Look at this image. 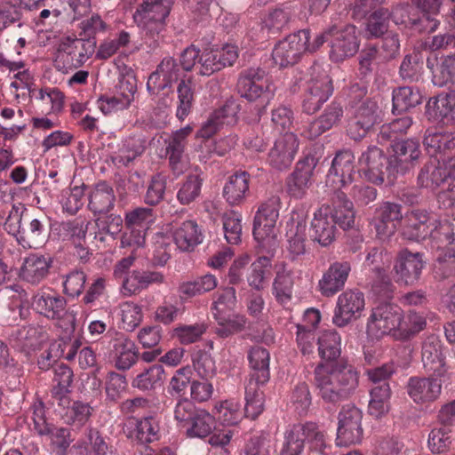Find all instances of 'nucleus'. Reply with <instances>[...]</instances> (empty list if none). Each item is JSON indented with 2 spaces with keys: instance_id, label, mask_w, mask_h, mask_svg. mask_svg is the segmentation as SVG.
Returning a JSON list of instances; mask_svg holds the SVG:
<instances>
[{
  "instance_id": "nucleus-53",
  "label": "nucleus",
  "mask_w": 455,
  "mask_h": 455,
  "mask_svg": "<svg viewBox=\"0 0 455 455\" xmlns=\"http://www.w3.org/2000/svg\"><path fill=\"white\" fill-rule=\"evenodd\" d=\"M66 412L63 415L66 423L78 427L84 426L92 415V407L87 403L75 401L65 407Z\"/></svg>"
},
{
  "instance_id": "nucleus-61",
  "label": "nucleus",
  "mask_w": 455,
  "mask_h": 455,
  "mask_svg": "<svg viewBox=\"0 0 455 455\" xmlns=\"http://www.w3.org/2000/svg\"><path fill=\"white\" fill-rule=\"evenodd\" d=\"M159 420L154 416H148L138 421L135 436L142 443H151L159 438Z\"/></svg>"
},
{
  "instance_id": "nucleus-34",
  "label": "nucleus",
  "mask_w": 455,
  "mask_h": 455,
  "mask_svg": "<svg viewBox=\"0 0 455 455\" xmlns=\"http://www.w3.org/2000/svg\"><path fill=\"white\" fill-rule=\"evenodd\" d=\"M336 193L332 206H330L329 218L335 226L339 225L343 229L350 228L355 222L353 203L347 199L345 192Z\"/></svg>"
},
{
  "instance_id": "nucleus-35",
  "label": "nucleus",
  "mask_w": 455,
  "mask_h": 455,
  "mask_svg": "<svg viewBox=\"0 0 455 455\" xmlns=\"http://www.w3.org/2000/svg\"><path fill=\"white\" fill-rule=\"evenodd\" d=\"M248 360L252 369V373L248 380H254L265 385L270 377L269 352L261 347H253L249 351Z\"/></svg>"
},
{
  "instance_id": "nucleus-3",
  "label": "nucleus",
  "mask_w": 455,
  "mask_h": 455,
  "mask_svg": "<svg viewBox=\"0 0 455 455\" xmlns=\"http://www.w3.org/2000/svg\"><path fill=\"white\" fill-rule=\"evenodd\" d=\"M96 45L92 40L77 36L63 37L57 49L55 65L59 69L78 68L95 52Z\"/></svg>"
},
{
  "instance_id": "nucleus-2",
  "label": "nucleus",
  "mask_w": 455,
  "mask_h": 455,
  "mask_svg": "<svg viewBox=\"0 0 455 455\" xmlns=\"http://www.w3.org/2000/svg\"><path fill=\"white\" fill-rule=\"evenodd\" d=\"M403 234L410 240L419 241L431 237L436 243L445 245L451 244L454 241L453 228L448 221L441 223L421 210H413L405 216Z\"/></svg>"
},
{
  "instance_id": "nucleus-38",
  "label": "nucleus",
  "mask_w": 455,
  "mask_h": 455,
  "mask_svg": "<svg viewBox=\"0 0 455 455\" xmlns=\"http://www.w3.org/2000/svg\"><path fill=\"white\" fill-rule=\"evenodd\" d=\"M108 446L95 429H90L85 438L78 440L71 448L74 455H107Z\"/></svg>"
},
{
  "instance_id": "nucleus-5",
  "label": "nucleus",
  "mask_w": 455,
  "mask_h": 455,
  "mask_svg": "<svg viewBox=\"0 0 455 455\" xmlns=\"http://www.w3.org/2000/svg\"><path fill=\"white\" fill-rule=\"evenodd\" d=\"M333 92L331 79L320 66L312 68V77L307 83L302 108L307 114H314L327 101Z\"/></svg>"
},
{
  "instance_id": "nucleus-46",
  "label": "nucleus",
  "mask_w": 455,
  "mask_h": 455,
  "mask_svg": "<svg viewBox=\"0 0 455 455\" xmlns=\"http://www.w3.org/2000/svg\"><path fill=\"white\" fill-rule=\"evenodd\" d=\"M142 27V43L148 52H155L164 43V21L138 23Z\"/></svg>"
},
{
  "instance_id": "nucleus-37",
  "label": "nucleus",
  "mask_w": 455,
  "mask_h": 455,
  "mask_svg": "<svg viewBox=\"0 0 455 455\" xmlns=\"http://www.w3.org/2000/svg\"><path fill=\"white\" fill-rule=\"evenodd\" d=\"M424 146L431 156L443 154L455 148V135L436 129H428L424 137Z\"/></svg>"
},
{
  "instance_id": "nucleus-55",
  "label": "nucleus",
  "mask_w": 455,
  "mask_h": 455,
  "mask_svg": "<svg viewBox=\"0 0 455 455\" xmlns=\"http://www.w3.org/2000/svg\"><path fill=\"white\" fill-rule=\"evenodd\" d=\"M426 325L425 318L418 313L410 312L405 317L400 309V324L397 327L396 339H407L419 332Z\"/></svg>"
},
{
  "instance_id": "nucleus-41",
  "label": "nucleus",
  "mask_w": 455,
  "mask_h": 455,
  "mask_svg": "<svg viewBox=\"0 0 455 455\" xmlns=\"http://www.w3.org/2000/svg\"><path fill=\"white\" fill-rule=\"evenodd\" d=\"M304 431L302 424H296L286 429L279 455H302L306 441Z\"/></svg>"
},
{
  "instance_id": "nucleus-26",
  "label": "nucleus",
  "mask_w": 455,
  "mask_h": 455,
  "mask_svg": "<svg viewBox=\"0 0 455 455\" xmlns=\"http://www.w3.org/2000/svg\"><path fill=\"white\" fill-rule=\"evenodd\" d=\"M32 306L36 312L51 319H60L67 314L66 299L55 292L38 291L33 297Z\"/></svg>"
},
{
  "instance_id": "nucleus-42",
  "label": "nucleus",
  "mask_w": 455,
  "mask_h": 455,
  "mask_svg": "<svg viewBox=\"0 0 455 455\" xmlns=\"http://www.w3.org/2000/svg\"><path fill=\"white\" fill-rule=\"evenodd\" d=\"M261 383L248 380L245 385V406L244 413L247 418L254 419L264 409V397Z\"/></svg>"
},
{
  "instance_id": "nucleus-18",
  "label": "nucleus",
  "mask_w": 455,
  "mask_h": 455,
  "mask_svg": "<svg viewBox=\"0 0 455 455\" xmlns=\"http://www.w3.org/2000/svg\"><path fill=\"white\" fill-rule=\"evenodd\" d=\"M445 348L435 335L428 336L422 344L421 358L424 368L436 377H444L447 372Z\"/></svg>"
},
{
  "instance_id": "nucleus-21",
  "label": "nucleus",
  "mask_w": 455,
  "mask_h": 455,
  "mask_svg": "<svg viewBox=\"0 0 455 455\" xmlns=\"http://www.w3.org/2000/svg\"><path fill=\"white\" fill-rule=\"evenodd\" d=\"M52 262L50 257L31 253L24 258L18 276L22 282L37 285L48 275Z\"/></svg>"
},
{
  "instance_id": "nucleus-36",
  "label": "nucleus",
  "mask_w": 455,
  "mask_h": 455,
  "mask_svg": "<svg viewBox=\"0 0 455 455\" xmlns=\"http://www.w3.org/2000/svg\"><path fill=\"white\" fill-rule=\"evenodd\" d=\"M250 175L245 172L235 173L228 178L223 188V196L231 205L240 204L249 191Z\"/></svg>"
},
{
  "instance_id": "nucleus-25",
  "label": "nucleus",
  "mask_w": 455,
  "mask_h": 455,
  "mask_svg": "<svg viewBox=\"0 0 455 455\" xmlns=\"http://www.w3.org/2000/svg\"><path fill=\"white\" fill-rule=\"evenodd\" d=\"M115 366L121 371L129 370L138 360L139 350L135 343L123 333H116L111 339Z\"/></svg>"
},
{
  "instance_id": "nucleus-39",
  "label": "nucleus",
  "mask_w": 455,
  "mask_h": 455,
  "mask_svg": "<svg viewBox=\"0 0 455 455\" xmlns=\"http://www.w3.org/2000/svg\"><path fill=\"white\" fill-rule=\"evenodd\" d=\"M368 412L379 419L385 416L390 409L391 389L387 382L377 385L370 392Z\"/></svg>"
},
{
  "instance_id": "nucleus-23",
  "label": "nucleus",
  "mask_w": 455,
  "mask_h": 455,
  "mask_svg": "<svg viewBox=\"0 0 455 455\" xmlns=\"http://www.w3.org/2000/svg\"><path fill=\"white\" fill-rule=\"evenodd\" d=\"M330 206L322 205L315 213L310 226V237L322 246L331 243L336 235V226L329 218Z\"/></svg>"
},
{
  "instance_id": "nucleus-7",
  "label": "nucleus",
  "mask_w": 455,
  "mask_h": 455,
  "mask_svg": "<svg viewBox=\"0 0 455 455\" xmlns=\"http://www.w3.org/2000/svg\"><path fill=\"white\" fill-rule=\"evenodd\" d=\"M338 419L337 445L359 443L363 438L362 411L355 405L347 404L340 410Z\"/></svg>"
},
{
  "instance_id": "nucleus-29",
  "label": "nucleus",
  "mask_w": 455,
  "mask_h": 455,
  "mask_svg": "<svg viewBox=\"0 0 455 455\" xmlns=\"http://www.w3.org/2000/svg\"><path fill=\"white\" fill-rule=\"evenodd\" d=\"M116 195L107 182H99L88 194V209L94 215L106 214L115 206Z\"/></svg>"
},
{
  "instance_id": "nucleus-45",
  "label": "nucleus",
  "mask_w": 455,
  "mask_h": 455,
  "mask_svg": "<svg viewBox=\"0 0 455 455\" xmlns=\"http://www.w3.org/2000/svg\"><path fill=\"white\" fill-rule=\"evenodd\" d=\"M442 0H419L423 15L419 20H414L412 25L419 30L435 31L439 26V21L432 16L439 12Z\"/></svg>"
},
{
  "instance_id": "nucleus-11",
  "label": "nucleus",
  "mask_w": 455,
  "mask_h": 455,
  "mask_svg": "<svg viewBox=\"0 0 455 455\" xmlns=\"http://www.w3.org/2000/svg\"><path fill=\"white\" fill-rule=\"evenodd\" d=\"M361 171L365 178L372 183L382 184L387 176H394L393 166L383 151L375 147H369L359 158Z\"/></svg>"
},
{
  "instance_id": "nucleus-57",
  "label": "nucleus",
  "mask_w": 455,
  "mask_h": 455,
  "mask_svg": "<svg viewBox=\"0 0 455 455\" xmlns=\"http://www.w3.org/2000/svg\"><path fill=\"white\" fill-rule=\"evenodd\" d=\"M193 367L198 377L209 380L216 376L217 366L210 353L199 350L193 355Z\"/></svg>"
},
{
  "instance_id": "nucleus-12",
  "label": "nucleus",
  "mask_w": 455,
  "mask_h": 455,
  "mask_svg": "<svg viewBox=\"0 0 455 455\" xmlns=\"http://www.w3.org/2000/svg\"><path fill=\"white\" fill-rule=\"evenodd\" d=\"M329 34L331 36L330 58L332 61H342L357 52L359 39L355 26L346 25L340 28L332 27Z\"/></svg>"
},
{
  "instance_id": "nucleus-14",
  "label": "nucleus",
  "mask_w": 455,
  "mask_h": 455,
  "mask_svg": "<svg viewBox=\"0 0 455 455\" xmlns=\"http://www.w3.org/2000/svg\"><path fill=\"white\" fill-rule=\"evenodd\" d=\"M299 148V140L293 132H285L277 137L270 148L267 163L276 170L291 166Z\"/></svg>"
},
{
  "instance_id": "nucleus-56",
  "label": "nucleus",
  "mask_w": 455,
  "mask_h": 455,
  "mask_svg": "<svg viewBox=\"0 0 455 455\" xmlns=\"http://www.w3.org/2000/svg\"><path fill=\"white\" fill-rule=\"evenodd\" d=\"M432 81L439 87L455 86V53L445 57L440 66L436 67Z\"/></svg>"
},
{
  "instance_id": "nucleus-63",
  "label": "nucleus",
  "mask_w": 455,
  "mask_h": 455,
  "mask_svg": "<svg viewBox=\"0 0 455 455\" xmlns=\"http://www.w3.org/2000/svg\"><path fill=\"white\" fill-rule=\"evenodd\" d=\"M166 189V179L161 173L154 175L148 184L143 196L144 203L148 206L159 204L164 197Z\"/></svg>"
},
{
  "instance_id": "nucleus-50",
  "label": "nucleus",
  "mask_w": 455,
  "mask_h": 455,
  "mask_svg": "<svg viewBox=\"0 0 455 455\" xmlns=\"http://www.w3.org/2000/svg\"><path fill=\"white\" fill-rule=\"evenodd\" d=\"M434 272L439 278H446L455 274V251L453 248H441L438 245Z\"/></svg>"
},
{
  "instance_id": "nucleus-1",
  "label": "nucleus",
  "mask_w": 455,
  "mask_h": 455,
  "mask_svg": "<svg viewBox=\"0 0 455 455\" xmlns=\"http://www.w3.org/2000/svg\"><path fill=\"white\" fill-rule=\"evenodd\" d=\"M320 356L326 361L314 370V384L325 402L337 403L347 399L359 385V372L346 361L332 362L341 353V338L335 330L322 331L318 337Z\"/></svg>"
},
{
  "instance_id": "nucleus-33",
  "label": "nucleus",
  "mask_w": 455,
  "mask_h": 455,
  "mask_svg": "<svg viewBox=\"0 0 455 455\" xmlns=\"http://www.w3.org/2000/svg\"><path fill=\"white\" fill-rule=\"evenodd\" d=\"M314 167L307 163H298L296 169L287 180V191L294 198H303L309 187Z\"/></svg>"
},
{
  "instance_id": "nucleus-62",
  "label": "nucleus",
  "mask_w": 455,
  "mask_h": 455,
  "mask_svg": "<svg viewBox=\"0 0 455 455\" xmlns=\"http://www.w3.org/2000/svg\"><path fill=\"white\" fill-rule=\"evenodd\" d=\"M119 315L121 317L122 328L127 331H132L142 321L140 306L131 301L120 304Z\"/></svg>"
},
{
  "instance_id": "nucleus-8",
  "label": "nucleus",
  "mask_w": 455,
  "mask_h": 455,
  "mask_svg": "<svg viewBox=\"0 0 455 455\" xmlns=\"http://www.w3.org/2000/svg\"><path fill=\"white\" fill-rule=\"evenodd\" d=\"M354 163L355 156L350 150L339 152L327 174L326 186L334 192L348 189L356 177Z\"/></svg>"
},
{
  "instance_id": "nucleus-30",
  "label": "nucleus",
  "mask_w": 455,
  "mask_h": 455,
  "mask_svg": "<svg viewBox=\"0 0 455 455\" xmlns=\"http://www.w3.org/2000/svg\"><path fill=\"white\" fill-rule=\"evenodd\" d=\"M172 0H144L133 14L137 23L164 21L169 15Z\"/></svg>"
},
{
  "instance_id": "nucleus-15",
  "label": "nucleus",
  "mask_w": 455,
  "mask_h": 455,
  "mask_svg": "<svg viewBox=\"0 0 455 455\" xmlns=\"http://www.w3.org/2000/svg\"><path fill=\"white\" fill-rule=\"evenodd\" d=\"M363 308V294L360 291L347 290L338 297L332 322L339 327H344L360 317Z\"/></svg>"
},
{
  "instance_id": "nucleus-9",
  "label": "nucleus",
  "mask_w": 455,
  "mask_h": 455,
  "mask_svg": "<svg viewBox=\"0 0 455 455\" xmlns=\"http://www.w3.org/2000/svg\"><path fill=\"white\" fill-rule=\"evenodd\" d=\"M308 40V30H300L288 36L275 46L272 53L274 62L280 68L295 64L301 54L307 52Z\"/></svg>"
},
{
  "instance_id": "nucleus-48",
  "label": "nucleus",
  "mask_w": 455,
  "mask_h": 455,
  "mask_svg": "<svg viewBox=\"0 0 455 455\" xmlns=\"http://www.w3.org/2000/svg\"><path fill=\"white\" fill-rule=\"evenodd\" d=\"M154 210L149 207H137L125 213L124 222L126 228L142 229L147 232L155 222Z\"/></svg>"
},
{
  "instance_id": "nucleus-27",
  "label": "nucleus",
  "mask_w": 455,
  "mask_h": 455,
  "mask_svg": "<svg viewBox=\"0 0 455 455\" xmlns=\"http://www.w3.org/2000/svg\"><path fill=\"white\" fill-rule=\"evenodd\" d=\"M180 76V67L176 60L172 57H165L157 66L147 83V88L149 92H155L170 86L177 81Z\"/></svg>"
},
{
  "instance_id": "nucleus-24",
  "label": "nucleus",
  "mask_w": 455,
  "mask_h": 455,
  "mask_svg": "<svg viewBox=\"0 0 455 455\" xmlns=\"http://www.w3.org/2000/svg\"><path fill=\"white\" fill-rule=\"evenodd\" d=\"M394 155L390 160L394 172L404 173L414 166L420 156L419 144L417 140H407L393 145Z\"/></svg>"
},
{
  "instance_id": "nucleus-31",
  "label": "nucleus",
  "mask_w": 455,
  "mask_h": 455,
  "mask_svg": "<svg viewBox=\"0 0 455 455\" xmlns=\"http://www.w3.org/2000/svg\"><path fill=\"white\" fill-rule=\"evenodd\" d=\"M426 115L434 121L455 122V90L430 99L426 105Z\"/></svg>"
},
{
  "instance_id": "nucleus-47",
  "label": "nucleus",
  "mask_w": 455,
  "mask_h": 455,
  "mask_svg": "<svg viewBox=\"0 0 455 455\" xmlns=\"http://www.w3.org/2000/svg\"><path fill=\"white\" fill-rule=\"evenodd\" d=\"M46 239V228L44 221L34 219L30 221L27 230L18 237V243L24 248H36Z\"/></svg>"
},
{
  "instance_id": "nucleus-43",
  "label": "nucleus",
  "mask_w": 455,
  "mask_h": 455,
  "mask_svg": "<svg viewBox=\"0 0 455 455\" xmlns=\"http://www.w3.org/2000/svg\"><path fill=\"white\" fill-rule=\"evenodd\" d=\"M446 172L437 159H431L420 170L418 184L420 187L434 189L446 180Z\"/></svg>"
},
{
  "instance_id": "nucleus-22",
  "label": "nucleus",
  "mask_w": 455,
  "mask_h": 455,
  "mask_svg": "<svg viewBox=\"0 0 455 455\" xmlns=\"http://www.w3.org/2000/svg\"><path fill=\"white\" fill-rule=\"evenodd\" d=\"M423 267L421 254L411 253L407 250L402 251L394 267L395 281L403 284H412L419 278Z\"/></svg>"
},
{
  "instance_id": "nucleus-20",
  "label": "nucleus",
  "mask_w": 455,
  "mask_h": 455,
  "mask_svg": "<svg viewBox=\"0 0 455 455\" xmlns=\"http://www.w3.org/2000/svg\"><path fill=\"white\" fill-rule=\"evenodd\" d=\"M351 270L347 261H336L328 267L318 281V290L325 297H332L341 291Z\"/></svg>"
},
{
  "instance_id": "nucleus-10",
  "label": "nucleus",
  "mask_w": 455,
  "mask_h": 455,
  "mask_svg": "<svg viewBox=\"0 0 455 455\" xmlns=\"http://www.w3.org/2000/svg\"><path fill=\"white\" fill-rule=\"evenodd\" d=\"M237 88L241 96L249 101L262 99L268 103L273 97L265 71L259 68L243 70L238 79Z\"/></svg>"
},
{
  "instance_id": "nucleus-60",
  "label": "nucleus",
  "mask_w": 455,
  "mask_h": 455,
  "mask_svg": "<svg viewBox=\"0 0 455 455\" xmlns=\"http://www.w3.org/2000/svg\"><path fill=\"white\" fill-rule=\"evenodd\" d=\"M270 258L263 256L259 257L250 267V273L247 275L249 285L258 291L264 288L266 275L270 269Z\"/></svg>"
},
{
  "instance_id": "nucleus-17",
  "label": "nucleus",
  "mask_w": 455,
  "mask_h": 455,
  "mask_svg": "<svg viewBox=\"0 0 455 455\" xmlns=\"http://www.w3.org/2000/svg\"><path fill=\"white\" fill-rule=\"evenodd\" d=\"M402 219L403 213L400 204L390 202L382 203L376 209L371 221L378 238L384 241L394 235Z\"/></svg>"
},
{
  "instance_id": "nucleus-64",
  "label": "nucleus",
  "mask_w": 455,
  "mask_h": 455,
  "mask_svg": "<svg viewBox=\"0 0 455 455\" xmlns=\"http://www.w3.org/2000/svg\"><path fill=\"white\" fill-rule=\"evenodd\" d=\"M225 238L230 244H237L241 241L242 217L236 212H226L222 217Z\"/></svg>"
},
{
  "instance_id": "nucleus-54",
  "label": "nucleus",
  "mask_w": 455,
  "mask_h": 455,
  "mask_svg": "<svg viewBox=\"0 0 455 455\" xmlns=\"http://www.w3.org/2000/svg\"><path fill=\"white\" fill-rule=\"evenodd\" d=\"M164 370L162 365L155 364L138 374L132 380V386L140 390H150L161 382Z\"/></svg>"
},
{
  "instance_id": "nucleus-51",
  "label": "nucleus",
  "mask_w": 455,
  "mask_h": 455,
  "mask_svg": "<svg viewBox=\"0 0 455 455\" xmlns=\"http://www.w3.org/2000/svg\"><path fill=\"white\" fill-rule=\"evenodd\" d=\"M218 280L212 274L204 275L194 281L185 282L180 286V292L188 297H194L215 289Z\"/></svg>"
},
{
  "instance_id": "nucleus-19",
  "label": "nucleus",
  "mask_w": 455,
  "mask_h": 455,
  "mask_svg": "<svg viewBox=\"0 0 455 455\" xmlns=\"http://www.w3.org/2000/svg\"><path fill=\"white\" fill-rule=\"evenodd\" d=\"M407 393L418 404L435 402L442 392V380L437 378L411 377L407 383Z\"/></svg>"
},
{
  "instance_id": "nucleus-28",
  "label": "nucleus",
  "mask_w": 455,
  "mask_h": 455,
  "mask_svg": "<svg viewBox=\"0 0 455 455\" xmlns=\"http://www.w3.org/2000/svg\"><path fill=\"white\" fill-rule=\"evenodd\" d=\"M192 128L186 126L174 132L168 140L166 154L172 171L180 174L184 172V151L187 147L188 137L191 134Z\"/></svg>"
},
{
  "instance_id": "nucleus-59",
  "label": "nucleus",
  "mask_w": 455,
  "mask_h": 455,
  "mask_svg": "<svg viewBox=\"0 0 455 455\" xmlns=\"http://www.w3.org/2000/svg\"><path fill=\"white\" fill-rule=\"evenodd\" d=\"M43 436H47L52 450L61 455L65 454L73 441L68 428L58 427L52 424L46 429Z\"/></svg>"
},
{
  "instance_id": "nucleus-52",
  "label": "nucleus",
  "mask_w": 455,
  "mask_h": 455,
  "mask_svg": "<svg viewBox=\"0 0 455 455\" xmlns=\"http://www.w3.org/2000/svg\"><path fill=\"white\" fill-rule=\"evenodd\" d=\"M452 431L449 426L442 425L431 430L428 435V447L434 453L448 451L452 443Z\"/></svg>"
},
{
  "instance_id": "nucleus-58",
  "label": "nucleus",
  "mask_w": 455,
  "mask_h": 455,
  "mask_svg": "<svg viewBox=\"0 0 455 455\" xmlns=\"http://www.w3.org/2000/svg\"><path fill=\"white\" fill-rule=\"evenodd\" d=\"M292 288L291 274L287 271L278 272L273 283V294L276 300L283 305L290 302L292 297Z\"/></svg>"
},
{
  "instance_id": "nucleus-13",
  "label": "nucleus",
  "mask_w": 455,
  "mask_h": 455,
  "mask_svg": "<svg viewBox=\"0 0 455 455\" xmlns=\"http://www.w3.org/2000/svg\"><path fill=\"white\" fill-rule=\"evenodd\" d=\"M378 110L379 107L376 101L370 99L355 107L347 121L348 136L355 140L363 138L377 123Z\"/></svg>"
},
{
  "instance_id": "nucleus-16",
  "label": "nucleus",
  "mask_w": 455,
  "mask_h": 455,
  "mask_svg": "<svg viewBox=\"0 0 455 455\" xmlns=\"http://www.w3.org/2000/svg\"><path fill=\"white\" fill-rule=\"evenodd\" d=\"M168 232L177 249L183 252L194 251L204 239L202 228L193 220L172 222L169 226Z\"/></svg>"
},
{
  "instance_id": "nucleus-44",
  "label": "nucleus",
  "mask_w": 455,
  "mask_h": 455,
  "mask_svg": "<svg viewBox=\"0 0 455 455\" xmlns=\"http://www.w3.org/2000/svg\"><path fill=\"white\" fill-rule=\"evenodd\" d=\"M215 428V418L204 410H198L184 430L190 438H204Z\"/></svg>"
},
{
  "instance_id": "nucleus-49",
  "label": "nucleus",
  "mask_w": 455,
  "mask_h": 455,
  "mask_svg": "<svg viewBox=\"0 0 455 455\" xmlns=\"http://www.w3.org/2000/svg\"><path fill=\"white\" fill-rule=\"evenodd\" d=\"M421 103V95L419 91L411 87H400L393 92V109L398 113L409 110Z\"/></svg>"
},
{
  "instance_id": "nucleus-40",
  "label": "nucleus",
  "mask_w": 455,
  "mask_h": 455,
  "mask_svg": "<svg viewBox=\"0 0 455 455\" xmlns=\"http://www.w3.org/2000/svg\"><path fill=\"white\" fill-rule=\"evenodd\" d=\"M145 150V140L140 137H130L124 140L118 152L112 157L117 166H127Z\"/></svg>"
},
{
  "instance_id": "nucleus-32",
  "label": "nucleus",
  "mask_w": 455,
  "mask_h": 455,
  "mask_svg": "<svg viewBox=\"0 0 455 455\" xmlns=\"http://www.w3.org/2000/svg\"><path fill=\"white\" fill-rule=\"evenodd\" d=\"M73 377V371L68 365L60 364L54 368L52 397L53 403H57L60 407H65L70 403L68 395L71 392Z\"/></svg>"
},
{
  "instance_id": "nucleus-6",
  "label": "nucleus",
  "mask_w": 455,
  "mask_h": 455,
  "mask_svg": "<svg viewBox=\"0 0 455 455\" xmlns=\"http://www.w3.org/2000/svg\"><path fill=\"white\" fill-rule=\"evenodd\" d=\"M400 324V307L393 304H381L374 307L367 323V334L372 339L385 335L397 336Z\"/></svg>"
},
{
  "instance_id": "nucleus-4",
  "label": "nucleus",
  "mask_w": 455,
  "mask_h": 455,
  "mask_svg": "<svg viewBox=\"0 0 455 455\" xmlns=\"http://www.w3.org/2000/svg\"><path fill=\"white\" fill-rule=\"evenodd\" d=\"M279 216V198L272 197L263 203L254 218L253 236L264 248L276 244L275 224Z\"/></svg>"
}]
</instances>
